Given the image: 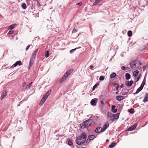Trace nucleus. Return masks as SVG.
<instances>
[{"mask_svg": "<svg viewBox=\"0 0 148 148\" xmlns=\"http://www.w3.org/2000/svg\"><path fill=\"white\" fill-rule=\"evenodd\" d=\"M114 86L116 88V90H118L119 87V86L118 84L114 83Z\"/></svg>", "mask_w": 148, "mask_h": 148, "instance_id": "obj_25", "label": "nucleus"}, {"mask_svg": "<svg viewBox=\"0 0 148 148\" xmlns=\"http://www.w3.org/2000/svg\"><path fill=\"white\" fill-rule=\"evenodd\" d=\"M86 138V134L82 132L81 135L78 137L76 139V143L78 145H80L84 143Z\"/></svg>", "mask_w": 148, "mask_h": 148, "instance_id": "obj_1", "label": "nucleus"}, {"mask_svg": "<svg viewBox=\"0 0 148 148\" xmlns=\"http://www.w3.org/2000/svg\"><path fill=\"white\" fill-rule=\"evenodd\" d=\"M127 35L128 36L131 37L132 35V32L131 30H129L127 32Z\"/></svg>", "mask_w": 148, "mask_h": 148, "instance_id": "obj_27", "label": "nucleus"}, {"mask_svg": "<svg viewBox=\"0 0 148 148\" xmlns=\"http://www.w3.org/2000/svg\"><path fill=\"white\" fill-rule=\"evenodd\" d=\"M51 90H49L48 91H47V92L45 94V95L47 96L48 97L49 95H50V94L51 93Z\"/></svg>", "mask_w": 148, "mask_h": 148, "instance_id": "obj_31", "label": "nucleus"}, {"mask_svg": "<svg viewBox=\"0 0 148 148\" xmlns=\"http://www.w3.org/2000/svg\"><path fill=\"white\" fill-rule=\"evenodd\" d=\"M93 67H94V66L92 65H90V69H93Z\"/></svg>", "mask_w": 148, "mask_h": 148, "instance_id": "obj_47", "label": "nucleus"}, {"mask_svg": "<svg viewBox=\"0 0 148 148\" xmlns=\"http://www.w3.org/2000/svg\"><path fill=\"white\" fill-rule=\"evenodd\" d=\"M138 70H136L133 73V75L134 77H136L138 75Z\"/></svg>", "mask_w": 148, "mask_h": 148, "instance_id": "obj_23", "label": "nucleus"}, {"mask_svg": "<svg viewBox=\"0 0 148 148\" xmlns=\"http://www.w3.org/2000/svg\"><path fill=\"white\" fill-rule=\"evenodd\" d=\"M107 119L108 121L111 122L114 121V114H113L111 112H108L107 113Z\"/></svg>", "mask_w": 148, "mask_h": 148, "instance_id": "obj_3", "label": "nucleus"}, {"mask_svg": "<svg viewBox=\"0 0 148 148\" xmlns=\"http://www.w3.org/2000/svg\"><path fill=\"white\" fill-rule=\"evenodd\" d=\"M138 63V61L133 60L130 62V64L132 69H135L136 67V64Z\"/></svg>", "mask_w": 148, "mask_h": 148, "instance_id": "obj_4", "label": "nucleus"}, {"mask_svg": "<svg viewBox=\"0 0 148 148\" xmlns=\"http://www.w3.org/2000/svg\"><path fill=\"white\" fill-rule=\"evenodd\" d=\"M66 79L63 76L60 81V83H61L63 82Z\"/></svg>", "mask_w": 148, "mask_h": 148, "instance_id": "obj_32", "label": "nucleus"}, {"mask_svg": "<svg viewBox=\"0 0 148 148\" xmlns=\"http://www.w3.org/2000/svg\"><path fill=\"white\" fill-rule=\"evenodd\" d=\"M92 121V120L90 119L85 121L80 125L81 128L82 129H84L88 127L91 124Z\"/></svg>", "mask_w": 148, "mask_h": 148, "instance_id": "obj_2", "label": "nucleus"}, {"mask_svg": "<svg viewBox=\"0 0 148 148\" xmlns=\"http://www.w3.org/2000/svg\"><path fill=\"white\" fill-rule=\"evenodd\" d=\"M47 97H45V96H44L42 98L44 99V100H46V99H47Z\"/></svg>", "mask_w": 148, "mask_h": 148, "instance_id": "obj_48", "label": "nucleus"}, {"mask_svg": "<svg viewBox=\"0 0 148 148\" xmlns=\"http://www.w3.org/2000/svg\"><path fill=\"white\" fill-rule=\"evenodd\" d=\"M115 145V144L114 143H112L111 144V145H110L109 147L110 148H112Z\"/></svg>", "mask_w": 148, "mask_h": 148, "instance_id": "obj_37", "label": "nucleus"}, {"mask_svg": "<svg viewBox=\"0 0 148 148\" xmlns=\"http://www.w3.org/2000/svg\"><path fill=\"white\" fill-rule=\"evenodd\" d=\"M137 125V124H135L131 127H129L128 129V131H131L134 130L136 127Z\"/></svg>", "mask_w": 148, "mask_h": 148, "instance_id": "obj_8", "label": "nucleus"}, {"mask_svg": "<svg viewBox=\"0 0 148 148\" xmlns=\"http://www.w3.org/2000/svg\"><path fill=\"white\" fill-rule=\"evenodd\" d=\"M116 94H117V93H118V92H116Z\"/></svg>", "mask_w": 148, "mask_h": 148, "instance_id": "obj_56", "label": "nucleus"}, {"mask_svg": "<svg viewBox=\"0 0 148 148\" xmlns=\"http://www.w3.org/2000/svg\"><path fill=\"white\" fill-rule=\"evenodd\" d=\"M44 96L46 97L47 98V97H48V96H47V95H46L45 94V95H44Z\"/></svg>", "mask_w": 148, "mask_h": 148, "instance_id": "obj_55", "label": "nucleus"}, {"mask_svg": "<svg viewBox=\"0 0 148 148\" xmlns=\"http://www.w3.org/2000/svg\"><path fill=\"white\" fill-rule=\"evenodd\" d=\"M120 87L121 88H123V84H121V85H120Z\"/></svg>", "mask_w": 148, "mask_h": 148, "instance_id": "obj_52", "label": "nucleus"}, {"mask_svg": "<svg viewBox=\"0 0 148 148\" xmlns=\"http://www.w3.org/2000/svg\"><path fill=\"white\" fill-rule=\"evenodd\" d=\"M73 71V69H71L68 70L66 73L69 76Z\"/></svg>", "mask_w": 148, "mask_h": 148, "instance_id": "obj_19", "label": "nucleus"}, {"mask_svg": "<svg viewBox=\"0 0 148 148\" xmlns=\"http://www.w3.org/2000/svg\"><path fill=\"white\" fill-rule=\"evenodd\" d=\"M109 124L108 123H106L103 125V128H102V132H104L106 129L108 127Z\"/></svg>", "mask_w": 148, "mask_h": 148, "instance_id": "obj_7", "label": "nucleus"}, {"mask_svg": "<svg viewBox=\"0 0 148 148\" xmlns=\"http://www.w3.org/2000/svg\"><path fill=\"white\" fill-rule=\"evenodd\" d=\"M26 84V82H24V84L23 85V87H24V86H25Z\"/></svg>", "mask_w": 148, "mask_h": 148, "instance_id": "obj_51", "label": "nucleus"}, {"mask_svg": "<svg viewBox=\"0 0 148 148\" xmlns=\"http://www.w3.org/2000/svg\"><path fill=\"white\" fill-rule=\"evenodd\" d=\"M146 82V81L145 79H144L143 80L140 86V87H141L142 88H143L144 86L145 83Z\"/></svg>", "mask_w": 148, "mask_h": 148, "instance_id": "obj_24", "label": "nucleus"}, {"mask_svg": "<svg viewBox=\"0 0 148 148\" xmlns=\"http://www.w3.org/2000/svg\"><path fill=\"white\" fill-rule=\"evenodd\" d=\"M127 68V69H128V67H125L124 66H122L121 67V69L122 70H125L126 69V68Z\"/></svg>", "mask_w": 148, "mask_h": 148, "instance_id": "obj_38", "label": "nucleus"}, {"mask_svg": "<svg viewBox=\"0 0 148 148\" xmlns=\"http://www.w3.org/2000/svg\"><path fill=\"white\" fill-rule=\"evenodd\" d=\"M99 85V84L97 83L95 84L92 88V90H94Z\"/></svg>", "mask_w": 148, "mask_h": 148, "instance_id": "obj_35", "label": "nucleus"}, {"mask_svg": "<svg viewBox=\"0 0 148 148\" xmlns=\"http://www.w3.org/2000/svg\"><path fill=\"white\" fill-rule=\"evenodd\" d=\"M37 4L38 5H40V3L38 1L37 2Z\"/></svg>", "mask_w": 148, "mask_h": 148, "instance_id": "obj_53", "label": "nucleus"}, {"mask_svg": "<svg viewBox=\"0 0 148 148\" xmlns=\"http://www.w3.org/2000/svg\"><path fill=\"white\" fill-rule=\"evenodd\" d=\"M38 49H36V51H34V52L33 53L31 58H33L34 59L35 58L36 56L37 55V53H38Z\"/></svg>", "mask_w": 148, "mask_h": 148, "instance_id": "obj_11", "label": "nucleus"}, {"mask_svg": "<svg viewBox=\"0 0 148 148\" xmlns=\"http://www.w3.org/2000/svg\"><path fill=\"white\" fill-rule=\"evenodd\" d=\"M125 97L123 96H117L116 97V99L119 101H121Z\"/></svg>", "mask_w": 148, "mask_h": 148, "instance_id": "obj_9", "label": "nucleus"}, {"mask_svg": "<svg viewBox=\"0 0 148 148\" xmlns=\"http://www.w3.org/2000/svg\"><path fill=\"white\" fill-rule=\"evenodd\" d=\"M95 138V136L94 135H92L89 136L88 137L87 140L88 139L89 140H92Z\"/></svg>", "mask_w": 148, "mask_h": 148, "instance_id": "obj_16", "label": "nucleus"}, {"mask_svg": "<svg viewBox=\"0 0 148 148\" xmlns=\"http://www.w3.org/2000/svg\"><path fill=\"white\" fill-rule=\"evenodd\" d=\"M69 76L66 73H65L63 76L66 79Z\"/></svg>", "mask_w": 148, "mask_h": 148, "instance_id": "obj_39", "label": "nucleus"}, {"mask_svg": "<svg viewBox=\"0 0 148 148\" xmlns=\"http://www.w3.org/2000/svg\"><path fill=\"white\" fill-rule=\"evenodd\" d=\"M21 64V61L19 60L17 61L15 64H13L14 67H16L17 65L20 66Z\"/></svg>", "mask_w": 148, "mask_h": 148, "instance_id": "obj_12", "label": "nucleus"}, {"mask_svg": "<svg viewBox=\"0 0 148 148\" xmlns=\"http://www.w3.org/2000/svg\"><path fill=\"white\" fill-rule=\"evenodd\" d=\"M119 113L116 114L115 115H114V120L115 119H117L119 118Z\"/></svg>", "mask_w": 148, "mask_h": 148, "instance_id": "obj_21", "label": "nucleus"}, {"mask_svg": "<svg viewBox=\"0 0 148 148\" xmlns=\"http://www.w3.org/2000/svg\"><path fill=\"white\" fill-rule=\"evenodd\" d=\"M82 2L78 3L76 4L77 5H79V6H80L82 5Z\"/></svg>", "mask_w": 148, "mask_h": 148, "instance_id": "obj_45", "label": "nucleus"}, {"mask_svg": "<svg viewBox=\"0 0 148 148\" xmlns=\"http://www.w3.org/2000/svg\"><path fill=\"white\" fill-rule=\"evenodd\" d=\"M46 100H44L43 98L42 99V100H41V101L40 102V105H42L43 103H44V102Z\"/></svg>", "mask_w": 148, "mask_h": 148, "instance_id": "obj_33", "label": "nucleus"}, {"mask_svg": "<svg viewBox=\"0 0 148 148\" xmlns=\"http://www.w3.org/2000/svg\"><path fill=\"white\" fill-rule=\"evenodd\" d=\"M116 76V74L115 73H113L110 75V77L111 78L115 77Z\"/></svg>", "mask_w": 148, "mask_h": 148, "instance_id": "obj_26", "label": "nucleus"}, {"mask_svg": "<svg viewBox=\"0 0 148 148\" xmlns=\"http://www.w3.org/2000/svg\"><path fill=\"white\" fill-rule=\"evenodd\" d=\"M76 49H73L72 50H71L70 51V53H73V52H74V51L76 50Z\"/></svg>", "mask_w": 148, "mask_h": 148, "instance_id": "obj_42", "label": "nucleus"}, {"mask_svg": "<svg viewBox=\"0 0 148 148\" xmlns=\"http://www.w3.org/2000/svg\"><path fill=\"white\" fill-rule=\"evenodd\" d=\"M101 104H104V103H103V101H101Z\"/></svg>", "mask_w": 148, "mask_h": 148, "instance_id": "obj_54", "label": "nucleus"}, {"mask_svg": "<svg viewBox=\"0 0 148 148\" xmlns=\"http://www.w3.org/2000/svg\"><path fill=\"white\" fill-rule=\"evenodd\" d=\"M98 99H94L91 100L90 103L91 104L92 106H96Z\"/></svg>", "mask_w": 148, "mask_h": 148, "instance_id": "obj_6", "label": "nucleus"}, {"mask_svg": "<svg viewBox=\"0 0 148 148\" xmlns=\"http://www.w3.org/2000/svg\"><path fill=\"white\" fill-rule=\"evenodd\" d=\"M143 88H142L141 87H140L137 90L136 93H138L142 89H143Z\"/></svg>", "mask_w": 148, "mask_h": 148, "instance_id": "obj_28", "label": "nucleus"}, {"mask_svg": "<svg viewBox=\"0 0 148 148\" xmlns=\"http://www.w3.org/2000/svg\"><path fill=\"white\" fill-rule=\"evenodd\" d=\"M140 76H139L138 77L135 78V80H136V82H138L139 80L140 79Z\"/></svg>", "mask_w": 148, "mask_h": 148, "instance_id": "obj_41", "label": "nucleus"}, {"mask_svg": "<svg viewBox=\"0 0 148 148\" xmlns=\"http://www.w3.org/2000/svg\"><path fill=\"white\" fill-rule=\"evenodd\" d=\"M143 101L146 102L148 101V93H147L145 94Z\"/></svg>", "mask_w": 148, "mask_h": 148, "instance_id": "obj_14", "label": "nucleus"}, {"mask_svg": "<svg viewBox=\"0 0 148 148\" xmlns=\"http://www.w3.org/2000/svg\"><path fill=\"white\" fill-rule=\"evenodd\" d=\"M16 24H13L10 25L8 27V29H13L14 27L16 26Z\"/></svg>", "mask_w": 148, "mask_h": 148, "instance_id": "obj_18", "label": "nucleus"}, {"mask_svg": "<svg viewBox=\"0 0 148 148\" xmlns=\"http://www.w3.org/2000/svg\"><path fill=\"white\" fill-rule=\"evenodd\" d=\"M33 58H31L30 62H29V69H30V68L32 66V64L34 63V60Z\"/></svg>", "mask_w": 148, "mask_h": 148, "instance_id": "obj_15", "label": "nucleus"}, {"mask_svg": "<svg viewBox=\"0 0 148 148\" xmlns=\"http://www.w3.org/2000/svg\"><path fill=\"white\" fill-rule=\"evenodd\" d=\"M14 33V31H10L8 32V34H13Z\"/></svg>", "mask_w": 148, "mask_h": 148, "instance_id": "obj_43", "label": "nucleus"}, {"mask_svg": "<svg viewBox=\"0 0 148 148\" xmlns=\"http://www.w3.org/2000/svg\"><path fill=\"white\" fill-rule=\"evenodd\" d=\"M112 111L114 113L116 112L117 111V109L115 108V106L114 105H112Z\"/></svg>", "mask_w": 148, "mask_h": 148, "instance_id": "obj_17", "label": "nucleus"}, {"mask_svg": "<svg viewBox=\"0 0 148 148\" xmlns=\"http://www.w3.org/2000/svg\"><path fill=\"white\" fill-rule=\"evenodd\" d=\"M129 112L131 114H133L134 113V110L133 109L131 108L129 110Z\"/></svg>", "mask_w": 148, "mask_h": 148, "instance_id": "obj_36", "label": "nucleus"}, {"mask_svg": "<svg viewBox=\"0 0 148 148\" xmlns=\"http://www.w3.org/2000/svg\"><path fill=\"white\" fill-rule=\"evenodd\" d=\"M7 92L5 90L3 92L1 97V99L2 100L4 97L7 95Z\"/></svg>", "mask_w": 148, "mask_h": 148, "instance_id": "obj_10", "label": "nucleus"}, {"mask_svg": "<svg viewBox=\"0 0 148 148\" xmlns=\"http://www.w3.org/2000/svg\"><path fill=\"white\" fill-rule=\"evenodd\" d=\"M32 83V82H31V83H29L28 85H27V86L26 88L27 89H29L30 88L31 86Z\"/></svg>", "mask_w": 148, "mask_h": 148, "instance_id": "obj_30", "label": "nucleus"}, {"mask_svg": "<svg viewBox=\"0 0 148 148\" xmlns=\"http://www.w3.org/2000/svg\"><path fill=\"white\" fill-rule=\"evenodd\" d=\"M77 30L76 29H74L73 30V32H74V33H75L77 32Z\"/></svg>", "mask_w": 148, "mask_h": 148, "instance_id": "obj_46", "label": "nucleus"}, {"mask_svg": "<svg viewBox=\"0 0 148 148\" xmlns=\"http://www.w3.org/2000/svg\"><path fill=\"white\" fill-rule=\"evenodd\" d=\"M102 128L101 127H98L95 130V132L97 133H100L101 132H103Z\"/></svg>", "mask_w": 148, "mask_h": 148, "instance_id": "obj_5", "label": "nucleus"}, {"mask_svg": "<svg viewBox=\"0 0 148 148\" xmlns=\"http://www.w3.org/2000/svg\"><path fill=\"white\" fill-rule=\"evenodd\" d=\"M22 7L23 8V9H25L27 8L26 5L25 3H23L21 5Z\"/></svg>", "mask_w": 148, "mask_h": 148, "instance_id": "obj_29", "label": "nucleus"}, {"mask_svg": "<svg viewBox=\"0 0 148 148\" xmlns=\"http://www.w3.org/2000/svg\"><path fill=\"white\" fill-rule=\"evenodd\" d=\"M28 0H27V1H28Z\"/></svg>", "mask_w": 148, "mask_h": 148, "instance_id": "obj_57", "label": "nucleus"}, {"mask_svg": "<svg viewBox=\"0 0 148 148\" xmlns=\"http://www.w3.org/2000/svg\"><path fill=\"white\" fill-rule=\"evenodd\" d=\"M147 66H144L143 67V70H145L146 68H147Z\"/></svg>", "mask_w": 148, "mask_h": 148, "instance_id": "obj_50", "label": "nucleus"}, {"mask_svg": "<svg viewBox=\"0 0 148 148\" xmlns=\"http://www.w3.org/2000/svg\"><path fill=\"white\" fill-rule=\"evenodd\" d=\"M68 144L69 145L71 146L72 145V141L69 140L68 141Z\"/></svg>", "mask_w": 148, "mask_h": 148, "instance_id": "obj_40", "label": "nucleus"}, {"mask_svg": "<svg viewBox=\"0 0 148 148\" xmlns=\"http://www.w3.org/2000/svg\"><path fill=\"white\" fill-rule=\"evenodd\" d=\"M104 79V77L103 76L101 75V76L99 78V79L101 81H103Z\"/></svg>", "mask_w": 148, "mask_h": 148, "instance_id": "obj_34", "label": "nucleus"}, {"mask_svg": "<svg viewBox=\"0 0 148 148\" xmlns=\"http://www.w3.org/2000/svg\"><path fill=\"white\" fill-rule=\"evenodd\" d=\"M49 51L48 50L46 51L45 52V56L46 58L48 57L50 55V54H49Z\"/></svg>", "mask_w": 148, "mask_h": 148, "instance_id": "obj_22", "label": "nucleus"}, {"mask_svg": "<svg viewBox=\"0 0 148 148\" xmlns=\"http://www.w3.org/2000/svg\"><path fill=\"white\" fill-rule=\"evenodd\" d=\"M30 45H29L26 48V51H27L28 49L30 47Z\"/></svg>", "mask_w": 148, "mask_h": 148, "instance_id": "obj_44", "label": "nucleus"}, {"mask_svg": "<svg viewBox=\"0 0 148 148\" xmlns=\"http://www.w3.org/2000/svg\"><path fill=\"white\" fill-rule=\"evenodd\" d=\"M133 81H127V83L126 84V85L129 86H131L132 84L133 83Z\"/></svg>", "mask_w": 148, "mask_h": 148, "instance_id": "obj_13", "label": "nucleus"}, {"mask_svg": "<svg viewBox=\"0 0 148 148\" xmlns=\"http://www.w3.org/2000/svg\"><path fill=\"white\" fill-rule=\"evenodd\" d=\"M125 76L126 77V79L127 80L129 79L130 78V75L128 73H126L125 74Z\"/></svg>", "mask_w": 148, "mask_h": 148, "instance_id": "obj_20", "label": "nucleus"}, {"mask_svg": "<svg viewBox=\"0 0 148 148\" xmlns=\"http://www.w3.org/2000/svg\"><path fill=\"white\" fill-rule=\"evenodd\" d=\"M47 97H45V96H44L42 98L44 99V100H46V99H47Z\"/></svg>", "mask_w": 148, "mask_h": 148, "instance_id": "obj_49", "label": "nucleus"}]
</instances>
